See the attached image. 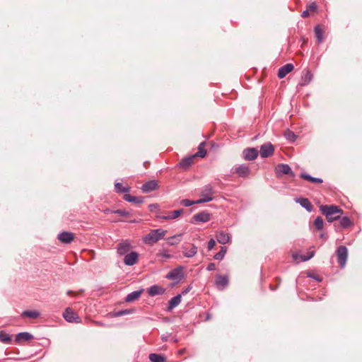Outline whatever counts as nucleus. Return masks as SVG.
Returning <instances> with one entry per match:
<instances>
[{
  "instance_id": "obj_1",
  "label": "nucleus",
  "mask_w": 362,
  "mask_h": 362,
  "mask_svg": "<svg viewBox=\"0 0 362 362\" xmlns=\"http://www.w3.org/2000/svg\"><path fill=\"white\" fill-rule=\"evenodd\" d=\"M320 211L326 216L329 222L339 219L343 214V211L334 205H322Z\"/></svg>"
},
{
  "instance_id": "obj_2",
  "label": "nucleus",
  "mask_w": 362,
  "mask_h": 362,
  "mask_svg": "<svg viewBox=\"0 0 362 362\" xmlns=\"http://www.w3.org/2000/svg\"><path fill=\"white\" fill-rule=\"evenodd\" d=\"M166 233L165 230L160 228L151 230L147 235L143 237L142 240L145 244L152 245L163 239Z\"/></svg>"
},
{
  "instance_id": "obj_3",
  "label": "nucleus",
  "mask_w": 362,
  "mask_h": 362,
  "mask_svg": "<svg viewBox=\"0 0 362 362\" xmlns=\"http://www.w3.org/2000/svg\"><path fill=\"white\" fill-rule=\"evenodd\" d=\"M214 194V187L211 184L206 185L203 187L201 191L200 199L196 201V204H202L204 202H211L213 200V195Z\"/></svg>"
},
{
  "instance_id": "obj_4",
  "label": "nucleus",
  "mask_w": 362,
  "mask_h": 362,
  "mask_svg": "<svg viewBox=\"0 0 362 362\" xmlns=\"http://www.w3.org/2000/svg\"><path fill=\"white\" fill-rule=\"evenodd\" d=\"M337 261L341 268L346 265L348 257V250L345 246H339L337 250Z\"/></svg>"
},
{
  "instance_id": "obj_5",
  "label": "nucleus",
  "mask_w": 362,
  "mask_h": 362,
  "mask_svg": "<svg viewBox=\"0 0 362 362\" xmlns=\"http://www.w3.org/2000/svg\"><path fill=\"white\" fill-rule=\"evenodd\" d=\"M63 317L69 322H80V319L78 315L73 311L70 308H67L63 313Z\"/></svg>"
},
{
  "instance_id": "obj_6",
  "label": "nucleus",
  "mask_w": 362,
  "mask_h": 362,
  "mask_svg": "<svg viewBox=\"0 0 362 362\" xmlns=\"http://www.w3.org/2000/svg\"><path fill=\"white\" fill-rule=\"evenodd\" d=\"M274 146L271 143H267L261 146L259 153L262 158H268L274 153Z\"/></svg>"
},
{
  "instance_id": "obj_7",
  "label": "nucleus",
  "mask_w": 362,
  "mask_h": 362,
  "mask_svg": "<svg viewBox=\"0 0 362 362\" xmlns=\"http://www.w3.org/2000/svg\"><path fill=\"white\" fill-rule=\"evenodd\" d=\"M139 259V254L136 252H130L124 257V263L127 266L134 265Z\"/></svg>"
},
{
  "instance_id": "obj_8",
  "label": "nucleus",
  "mask_w": 362,
  "mask_h": 362,
  "mask_svg": "<svg viewBox=\"0 0 362 362\" xmlns=\"http://www.w3.org/2000/svg\"><path fill=\"white\" fill-rule=\"evenodd\" d=\"M131 249L132 245L127 240H125L118 244L117 247V254L120 256L126 255L127 254L130 252Z\"/></svg>"
},
{
  "instance_id": "obj_9",
  "label": "nucleus",
  "mask_w": 362,
  "mask_h": 362,
  "mask_svg": "<svg viewBox=\"0 0 362 362\" xmlns=\"http://www.w3.org/2000/svg\"><path fill=\"white\" fill-rule=\"evenodd\" d=\"M168 279L176 281H180L183 278V272L181 267H178L171 270L166 276Z\"/></svg>"
},
{
  "instance_id": "obj_10",
  "label": "nucleus",
  "mask_w": 362,
  "mask_h": 362,
  "mask_svg": "<svg viewBox=\"0 0 362 362\" xmlns=\"http://www.w3.org/2000/svg\"><path fill=\"white\" fill-rule=\"evenodd\" d=\"M313 75L310 70H308V69L303 70L302 72L299 85L301 86H307L313 80Z\"/></svg>"
},
{
  "instance_id": "obj_11",
  "label": "nucleus",
  "mask_w": 362,
  "mask_h": 362,
  "mask_svg": "<svg viewBox=\"0 0 362 362\" xmlns=\"http://www.w3.org/2000/svg\"><path fill=\"white\" fill-rule=\"evenodd\" d=\"M215 284L219 290L224 289L228 284V278L227 276L217 275Z\"/></svg>"
},
{
  "instance_id": "obj_12",
  "label": "nucleus",
  "mask_w": 362,
  "mask_h": 362,
  "mask_svg": "<svg viewBox=\"0 0 362 362\" xmlns=\"http://www.w3.org/2000/svg\"><path fill=\"white\" fill-rule=\"evenodd\" d=\"M158 182L156 180H151L144 183L141 187V190L144 193L151 192L158 188Z\"/></svg>"
},
{
  "instance_id": "obj_13",
  "label": "nucleus",
  "mask_w": 362,
  "mask_h": 362,
  "mask_svg": "<svg viewBox=\"0 0 362 362\" xmlns=\"http://www.w3.org/2000/svg\"><path fill=\"white\" fill-rule=\"evenodd\" d=\"M74 235L71 232H62L58 235V239L59 241L64 244H69L73 241Z\"/></svg>"
},
{
  "instance_id": "obj_14",
  "label": "nucleus",
  "mask_w": 362,
  "mask_h": 362,
  "mask_svg": "<svg viewBox=\"0 0 362 362\" xmlns=\"http://www.w3.org/2000/svg\"><path fill=\"white\" fill-rule=\"evenodd\" d=\"M235 172L242 177H247L250 173L249 167L246 165H240L235 168Z\"/></svg>"
},
{
  "instance_id": "obj_15",
  "label": "nucleus",
  "mask_w": 362,
  "mask_h": 362,
  "mask_svg": "<svg viewBox=\"0 0 362 362\" xmlns=\"http://www.w3.org/2000/svg\"><path fill=\"white\" fill-rule=\"evenodd\" d=\"M293 65L290 63L281 66L278 71L279 78H284L288 74H289L293 69Z\"/></svg>"
},
{
  "instance_id": "obj_16",
  "label": "nucleus",
  "mask_w": 362,
  "mask_h": 362,
  "mask_svg": "<svg viewBox=\"0 0 362 362\" xmlns=\"http://www.w3.org/2000/svg\"><path fill=\"white\" fill-rule=\"evenodd\" d=\"M257 156L258 152L254 148H247L243 151L244 158L247 160H253L257 157Z\"/></svg>"
},
{
  "instance_id": "obj_17",
  "label": "nucleus",
  "mask_w": 362,
  "mask_h": 362,
  "mask_svg": "<svg viewBox=\"0 0 362 362\" xmlns=\"http://www.w3.org/2000/svg\"><path fill=\"white\" fill-rule=\"evenodd\" d=\"M193 219L195 222L206 223L210 220V215L206 212H202L195 214Z\"/></svg>"
},
{
  "instance_id": "obj_18",
  "label": "nucleus",
  "mask_w": 362,
  "mask_h": 362,
  "mask_svg": "<svg viewBox=\"0 0 362 362\" xmlns=\"http://www.w3.org/2000/svg\"><path fill=\"white\" fill-rule=\"evenodd\" d=\"M182 213V209L168 212L166 215L158 216V217L163 220H173L177 218Z\"/></svg>"
},
{
  "instance_id": "obj_19",
  "label": "nucleus",
  "mask_w": 362,
  "mask_h": 362,
  "mask_svg": "<svg viewBox=\"0 0 362 362\" xmlns=\"http://www.w3.org/2000/svg\"><path fill=\"white\" fill-rule=\"evenodd\" d=\"M216 239L219 243L225 245L230 241V237L228 233L220 231L216 235Z\"/></svg>"
},
{
  "instance_id": "obj_20",
  "label": "nucleus",
  "mask_w": 362,
  "mask_h": 362,
  "mask_svg": "<svg viewBox=\"0 0 362 362\" xmlns=\"http://www.w3.org/2000/svg\"><path fill=\"white\" fill-rule=\"evenodd\" d=\"M296 202L299 203L300 206L305 208L308 211H311L313 210V206L311 202L306 198H297L296 199Z\"/></svg>"
},
{
  "instance_id": "obj_21",
  "label": "nucleus",
  "mask_w": 362,
  "mask_h": 362,
  "mask_svg": "<svg viewBox=\"0 0 362 362\" xmlns=\"http://www.w3.org/2000/svg\"><path fill=\"white\" fill-rule=\"evenodd\" d=\"M164 291L165 290L162 287L154 285L148 288V293L149 296H155L157 295H162Z\"/></svg>"
},
{
  "instance_id": "obj_22",
  "label": "nucleus",
  "mask_w": 362,
  "mask_h": 362,
  "mask_svg": "<svg viewBox=\"0 0 362 362\" xmlns=\"http://www.w3.org/2000/svg\"><path fill=\"white\" fill-rule=\"evenodd\" d=\"M181 298H182V297H181V295H180V294L172 298L169 301L168 310H172L173 308L177 307L180 303Z\"/></svg>"
},
{
  "instance_id": "obj_23",
  "label": "nucleus",
  "mask_w": 362,
  "mask_h": 362,
  "mask_svg": "<svg viewBox=\"0 0 362 362\" xmlns=\"http://www.w3.org/2000/svg\"><path fill=\"white\" fill-rule=\"evenodd\" d=\"M142 292H143V290H139V291H133V292L129 293L125 298V301L126 302H133V301L139 299L140 298Z\"/></svg>"
},
{
  "instance_id": "obj_24",
  "label": "nucleus",
  "mask_w": 362,
  "mask_h": 362,
  "mask_svg": "<svg viewBox=\"0 0 362 362\" xmlns=\"http://www.w3.org/2000/svg\"><path fill=\"white\" fill-rule=\"evenodd\" d=\"M277 173H282L284 175L292 174V170L290 166L287 164H279L276 167Z\"/></svg>"
},
{
  "instance_id": "obj_25",
  "label": "nucleus",
  "mask_w": 362,
  "mask_h": 362,
  "mask_svg": "<svg viewBox=\"0 0 362 362\" xmlns=\"http://www.w3.org/2000/svg\"><path fill=\"white\" fill-rule=\"evenodd\" d=\"M182 234H176L167 238V243L169 245H177L182 240Z\"/></svg>"
},
{
  "instance_id": "obj_26",
  "label": "nucleus",
  "mask_w": 362,
  "mask_h": 362,
  "mask_svg": "<svg viewBox=\"0 0 362 362\" xmlns=\"http://www.w3.org/2000/svg\"><path fill=\"white\" fill-rule=\"evenodd\" d=\"M314 255H315L314 251L310 252L309 255H299L298 254H293V258L297 262H298L299 261L305 262V261H308L310 259H311L314 256Z\"/></svg>"
},
{
  "instance_id": "obj_27",
  "label": "nucleus",
  "mask_w": 362,
  "mask_h": 362,
  "mask_svg": "<svg viewBox=\"0 0 362 362\" xmlns=\"http://www.w3.org/2000/svg\"><path fill=\"white\" fill-rule=\"evenodd\" d=\"M173 256L171 255L169 251L166 249H162L158 251L156 254V257L162 259H168L172 258Z\"/></svg>"
},
{
  "instance_id": "obj_28",
  "label": "nucleus",
  "mask_w": 362,
  "mask_h": 362,
  "mask_svg": "<svg viewBox=\"0 0 362 362\" xmlns=\"http://www.w3.org/2000/svg\"><path fill=\"white\" fill-rule=\"evenodd\" d=\"M33 338V335L28 332H21L16 335V341L20 342L21 341H29Z\"/></svg>"
},
{
  "instance_id": "obj_29",
  "label": "nucleus",
  "mask_w": 362,
  "mask_h": 362,
  "mask_svg": "<svg viewBox=\"0 0 362 362\" xmlns=\"http://www.w3.org/2000/svg\"><path fill=\"white\" fill-rule=\"evenodd\" d=\"M198 247L194 245H192V247L188 249H185L183 250V255L186 257H193L197 252Z\"/></svg>"
},
{
  "instance_id": "obj_30",
  "label": "nucleus",
  "mask_w": 362,
  "mask_h": 362,
  "mask_svg": "<svg viewBox=\"0 0 362 362\" xmlns=\"http://www.w3.org/2000/svg\"><path fill=\"white\" fill-rule=\"evenodd\" d=\"M300 177L313 183L320 184L323 182L321 178L314 177L306 173H302Z\"/></svg>"
},
{
  "instance_id": "obj_31",
  "label": "nucleus",
  "mask_w": 362,
  "mask_h": 362,
  "mask_svg": "<svg viewBox=\"0 0 362 362\" xmlns=\"http://www.w3.org/2000/svg\"><path fill=\"white\" fill-rule=\"evenodd\" d=\"M40 313L37 310H25L22 313L23 317H30L33 319L37 318Z\"/></svg>"
},
{
  "instance_id": "obj_32",
  "label": "nucleus",
  "mask_w": 362,
  "mask_h": 362,
  "mask_svg": "<svg viewBox=\"0 0 362 362\" xmlns=\"http://www.w3.org/2000/svg\"><path fill=\"white\" fill-rule=\"evenodd\" d=\"M195 157V156H193L192 157H188L182 159L180 163V166L183 168H187L189 166H190L192 163L193 159Z\"/></svg>"
},
{
  "instance_id": "obj_33",
  "label": "nucleus",
  "mask_w": 362,
  "mask_h": 362,
  "mask_svg": "<svg viewBox=\"0 0 362 362\" xmlns=\"http://www.w3.org/2000/svg\"><path fill=\"white\" fill-rule=\"evenodd\" d=\"M149 359L151 362H165V358L161 355L156 354H151Z\"/></svg>"
},
{
  "instance_id": "obj_34",
  "label": "nucleus",
  "mask_w": 362,
  "mask_h": 362,
  "mask_svg": "<svg viewBox=\"0 0 362 362\" xmlns=\"http://www.w3.org/2000/svg\"><path fill=\"white\" fill-rule=\"evenodd\" d=\"M124 199L127 202L136 203V204H140V203L143 202V201L141 199H139V197L132 196L128 194H127L124 196Z\"/></svg>"
},
{
  "instance_id": "obj_35",
  "label": "nucleus",
  "mask_w": 362,
  "mask_h": 362,
  "mask_svg": "<svg viewBox=\"0 0 362 362\" xmlns=\"http://www.w3.org/2000/svg\"><path fill=\"white\" fill-rule=\"evenodd\" d=\"M315 33L318 42L321 43L323 41V32L320 25L315 28Z\"/></svg>"
},
{
  "instance_id": "obj_36",
  "label": "nucleus",
  "mask_w": 362,
  "mask_h": 362,
  "mask_svg": "<svg viewBox=\"0 0 362 362\" xmlns=\"http://www.w3.org/2000/svg\"><path fill=\"white\" fill-rule=\"evenodd\" d=\"M227 252V248L225 246L221 247V250L214 255V259L216 260H222Z\"/></svg>"
},
{
  "instance_id": "obj_37",
  "label": "nucleus",
  "mask_w": 362,
  "mask_h": 362,
  "mask_svg": "<svg viewBox=\"0 0 362 362\" xmlns=\"http://www.w3.org/2000/svg\"><path fill=\"white\" fill-rule=\"evenodd\" d=\"M284 136L287 140H288L291 142H293L296 139V135L291 130H286L284 132Z\"/></svg>"
},
{
  "instance_id": "obj_38",
  "label": "nucleus",
  "mask_w": 362,
  "mask_h": 362,
  "mask_svg": "<svg viewBox=\"0 0 362 362\" xmlns=\"http://www.w3.org/2000/svg\"><path fill=\"white\" fill-rule=\"evenodd\" d=\"M205 145V143L204 142H202L199 146V151L198 152L196 153V155H194L195 156H199L201 158H204L206 156V150L204 148V146Z\"/></svg>"
},
{
  "instance_id": "obj_39",
  "label": "nucleus",
  "mask_w": 362,
  "mask_h": 362,
  "mask_svg": "<svg viewBox=\"0 0 362 362\" xmlns=\"http://www.w3.org/2000/svg\"><path fill=\"white\" fill-rule=\"evenodd\" d=\"M314 225L317 230H322L324 226V221L322 218L317 216L314 221Z\"/></svg>"
},
{
  "instance_id": "obj_40",
  "label": "nucleus",
  "mask_w": 362,
  "mask_h": 362,
  "mask_svg": "<svg viewBox=\"0 0 362 362\" xmlns=\"http://www.w3.org/2000/svg\"><path fill=\"white\" fill-rule=\"evenodd\" d=\"M115 190L118 192H128L130 189L129 187H122V184L119 182H116L115 184Z\"/></svg>"
},
{
  "instance_id": "obj_41",
  "label": "nucleus",
  "mask_w": 362,
  "mask_h": 362,
  "mask_svg": "<svg viewBox=\"0 0 362 362\" xmlns=\"http://www.w3.org/2000/svg\"><path fill=\"white\" fill-rule=\"evenodd\" d=\"M11 340V338L8 334H6L4 332H0V341H1L4 342V343H8Z\"/></svg>"
},
{
  "instance_id": "obj_42",
  "label": "nucleus",
  "mask_w": 362,
  "mask_h": 362,
  "mask_svg": "<svg viewBox=\"0 0 362 362\" xmlns=\"http://www.w3.org/2000/svg\"><path fill=\"white\" fill-rule=\"evenodd\" d=\"M340 225L342 228H347L351 225V221L347 216H344L340 219Z\"/></svg>"
},
{
  "instance_id": "obj_43",
  "label": "nucleus",
  "mask_w": 362,
  "mask_h": 362,
  "mask_svg": "<svg viewBox=\"0 0 362 362\" xmlns=\"http://www.w3.org/2000/svg\"><path fill=\"white\" fill-rule=\"evenodd\" d=\"M132 313H133V311L132 310L126 309V310H120V311L116 313L115 314V316L119 317V316L132 314Z\"/></svg>"
},
{
  "instance_id": "obj_44",
  "label": "nucleus",
  "mask_w": 362,
  "mask_h": 362,
  "mask_svg": "<svg viewBox=\"0 0 362 362\" xmlns=\"http://www.w3.org/2000/svg\"><path fill=\"white\" fill-rule=\"evenodd\" d=\"M181 204L185 206H190L193 204H196V201H191L189 199H183L181 201Z\"/></svg>"
},
{
  "instance_id": "obj_45",
  "label": "nucleus",
  "mask_w": 362,
  "mask_h": 362,
  "mask_svg": "<svg viewBox=\"0 0 362 362\" xmlns=\"http://www.w3.org/2000/svg\"><path fill=\"white\" fill-rule=\"evenodd\" d=\"M216 245V241L214 240V239H211L209 242H208V249L209 250H211L214 248V247Z\"/></svg>"
},
{
  "instance_id": "obj_46",
  "label": "nucleus",
  "mask_w": 362,
  "mask_h": 362,
  "mask_svg": "<svg viewBox=\"0 0 362 362\" xmlns=\"http://www.w3.org/2000/svg\"><path fill=\"white\" fill-rule=\"evenodd\" d=\"M115 213L117 214H119L122 216H127L129 215V212L127 211H123V210H117L115 211Z\"/></svg>"
},
{
  "instance_id": "obj_47",
  "label": "nucleus",
  "mask_w": 362,
  "mask_h": 362,
  "mask_svg": "<svg viewBox=\"0 0 362 362\" xmlns=\"http://www.w3.org/2000/svg\"><path fill=\"white\" fill-rule=\"evenodd\" d=\"M316 8L317 4L315 2L311 3L308 7V11H315Z\"/></svg>"
},
{
  "instance_id": "obj_48",
  "label": "nucleus",
  "mask_w": 362,
  "mask_h": 362,
  "mask_svg": "<svg viewBox=\"0 0 362 362\" xmlns=\"http://www.w3.org/2000/svg\"><path fill=\"white\" fill-rule=\"evenodd\" d=\"M216 268V265L214 263H209L207 266V270L208 271H213Z\"/></svg>"
},
{
  "instance_id": "obj_49",
  "label": "nucleus",
  "mask_w": 362,
  "mask_h": 362,
  "mask_svg": "<svg viewBox=\"0 0 362 362\" xmlns=\"http://www.w3.org/2000/svg\"><path fill=\"white\" fill-rule=\"evenodd\" d=\"M302 17L303 18H305V17H308L309 16V11L308 10H306V11H304L302 14H301Z\"/></svg>"
},
{
  "instance_id": "obj_50",
  "label": "nucleus",
  "mask_w": 362,
  "mask_h": 362,
  "mask_svg": "<svg viewBox=\"0 0 362 362\" xmlns=\"http://www.w3.org/2000/svg\"><path fill=\"white\" fill-rule=\"evenodd\" d=\"M156 207H157L156 204H151V205H149V208H150L151 211H152L153 209L156 208Z\"/></svg>"
},
{
  "instance_id": "obj_51",
  "label": "nucleus",
  "mask_w": 362,
  "mask_h": 362,
  "mask_svg": "<svg viewBox=\"0 0 362 362\" xmlns=\"http://www.w3.org/2000/svg\"><path fill=\"white\" fill-rule=\"evenodd\" d=\"M185 351V349H181L178 351L179 354L181 355V354H183Z\"/></svg>"
},
{
  "instance_id": "obj_52",
  "label": "nucleus",
  "mask_w": 362,
  "mask_h": 362,
  "mask_svg": "<svg viewBox=\"0 0 362 362\" xmlns=\"http://www.w3.org/2000/svg\"><path fill=\"white\" fill-rule=\"evenodd\" d=\"M320 237L321 238H325V233H322V234H320Z\"/></svg>"
},
{
  "instance_id": "obj_53",
  "label": "nucleus",
  "mask_w": 362,
  "mask_h": 362,
  "mask_svg": "<svg viewBox=\"0 0 362 362\" xmlns=\"http://www.w3.org/2000/svg\"><path fill=\"white\" fill-rule=\"evenodd\" d=\"M162 340L165 341H167V340H168V339H167V337H166L163 336V337H162Z\"/></svg>"
}]
</instances>
